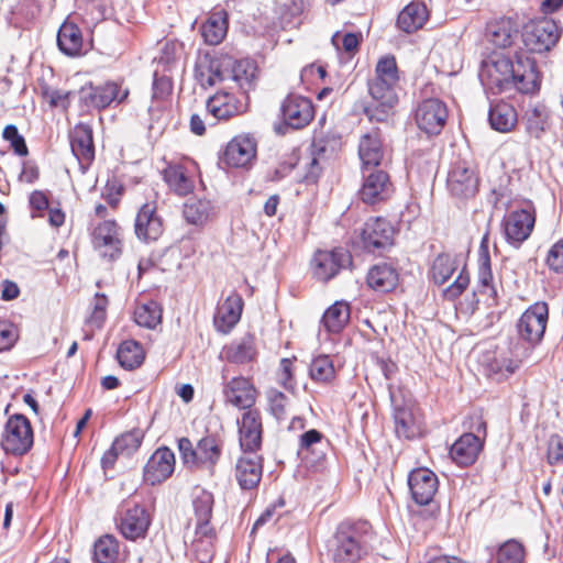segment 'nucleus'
Here are the masks:
<instances>
[{
  "instance_id": "obj_24",
  "label": "nucleus",
  "mask_w": 563,
  "mask_h": 563,
  "mask_svg": "<svg viewBox=\"0 0 563 563\" xmlns=\"http://www.w3.org/2000/svg\"><path fill=\"white\" fill-rule=\"evenodd\" d=\"M175 455L168 448L157 449L144 467V479L151 485L166 481L174 472Z\"/></svg>"
},
{
  "instance_id": "obj_15",
  "label": "nucleus",
  "mask_w": 563,
  "mask_h": 563,
  "mask_svg": "<svg viewBox=\"0 0 563 563\" xmlns=\"http://www.w3.org/2000/svg\"><path fill=\"white\" fill-rule=\"evenodd\" d=\"M536 216L531 209H520L509 212L503 220L506 241L518 249L531 235Z\"/></svg>"
},
{
  "instance_id": "obj_52",
  "label": "nucleus",
  "mask_w": 563,
  "mask_h": 563,
  "mask_svg": "<svg viewBox=\"0 0 563 563\" xmlns=\"http://www.w3.org/2000/svg\"><path fill=\"white\" fill-rule=\"evenodd\" d=\"M309 375L317 383H329L335 376V368L329 355H318L310 364Z\"/></svg>"
},
{
  "instance_id": "obj_55",
  "label": "nucleus",
  "mask_w": 563,
  "mask_h": 563,
  "mask_svg": "<svg viewBox=\"0 0 563 563\" xmlns=\"http://www.w3.org/2000/svg\"><path fill=\"white\" fill-rule=\"evenodd\" d=\"M380 81H388L391 84H398L399 75L398 67L394 56L382 57L376 65L375 76L372 78Z\"/></svg>"
},
{
  "instance_id": "obj_45",
  "label": "nucleus",
  "mask_w": 563,
  "mask_h": 563,
  "mask_svg": "<svg viewBox=\"0 0 563 563\" xmlns=\"http://www.w3.org/2000/svg\"><path fill=\"white\" fill-rule=\"evenodd\" d=\"M163 176L167 185L179 196L191 192L195 187L194 179L181 165L167 166L163 172Z\"/></svg>"
},
{
  "instance_id": "obj_29",
  "label": "nucleus",
  "mask_w": 563,
  "mask_h": 563,
  "mask_svg": "<svg viewBox=\"0 0 563 563\" xmlns=\"http://www.w3.org/2000/svg\"><path fill=\"white\" fill-rule=\"evenodd\" d=\"M256 155V144L250 136L240 135L225 147L223 161L232 167H246Z\"/></svg>"
},
{
  "instance_id": "obj_56",
  "label": "nucleus",
  "mask_w": 563,
  "mask_h": 563,
  "mask_svg": "<svg viewBox=\"0 0 563 563\" xmlns=\"http://www.w3.org/2000/svg\"><path fill=\"white\" fill-rule=\"evenodd\" d=\"M2 137L10 143L14 153L19 156H26L29 150L24 137L19 133L18 128L14 124H9L2 132Z\"/></svg>"
},
{
  "instance_id": "obj_3",
  "label": "nucleus",
  "mask_w": 563,
  "mask_h": 563,
  "mask_svg": "<svg viewBox=\"0 0 563 563\" xmlns=\"http://www.w3.org/2000/svg\"><path fill=\"white\" fill-rule=\"evenodd\" d=\"M152 518L145 506L134 499L123 500L117 511L115 525L120 533L131 541L144 539Z\"/></svg>"
},
{
  "instance_id": "obj_11",
  "label": "nucleus",
  "mask_w": 563,
  "mask_h": 563,
  "mask_svg": "<svg viewBox=\"0 0 563 563\" xmlns=\"http://www.w3.org/2000/svg\"><path fill=\"white\" fill-rule=\"evenodd\" d=\"M395 230L385 218L368 219L361 233L362 246L371 253L382 254L394 243Z\"/></svg>"
},
{
  "instance_id": "obj_53",
  "label": "nucleus",
  "mask_w": 563,
  "mask_h": 563,
  "mask_svg": "<svg viewBox=\"0 0 563 563\" xmlns=\"http://www.w3.org/2000/svg\"><path fill=\"white\" fill-rule=\"evenodd\" d=\"M322 445L323 434L316 429L308 430L300 435L298 454L302 460L308 461L316 453L318 446Z\"/></svg>"
},
{
  "instance_id": "obj_44",
  "label": "nucleus",
  "mask_w": 563,
  "mask_h": 563,
  "mask_svg": "<svg viewBox=\"0 0 563 563\" xmlns=\"http://www.w3.org/2000/svg\"><path fill=\"white\" fill-rule=\"evenodd\" d=\"M528 356L527 349L516 352L515 357H507L504 354L494 356L487 364V374L497 376V379L507 378L512 375L520 366L522 360Z\"/></svg>"
},
{
  "instance_id": "obj_57",
  "label": "nucleus",
  "mask_w": 563,
  "mask_h": 563,
  "mask_svg": "<svg viewBox=\"0 0 563 563\" xmlns=\"http://www.w3.org/2000/svg\"><path fill=\"white\" fill-rule=\"evenodd\" d=\"M548 463L555 467H563V438L554 434L548 442Z\"/></svg>"
},
{
  "instance_id": "obj_28",
  "label": "nucleus",
  "mask_w": 563,
  "mask_h": 563,
  "mask_svg": "<svg viewBox=\"0 0 563 563\" xmlns=\"http://www.w3.org/2000/svg\"><path fill=\"white\" fill-rule=\"evenodd\" d=\"M134 231L137 239L143 242L156 241L162 235L163 221L154 206L145 203L141 207L135 218Z\"/></svg>"
},
{
  "instance_id": "obj_21",
  "label": "nucleus",
  "mask_w": 563,
  "mask_h": 563,
  "mask_svg": "<svg viewBox=\"0 0 563 563\" xmlns=\"http://www.w3.org/2000/svg\"><path fill=\"white\" fill-rule=\"evenodd\" d=\"M408 485L412 499L421 506L432 501L438 492V477L429 468L420 467L410 472L408 476Z\"/></svg>"
},
{
  "instance_id": "obj_33",
  "label": "nucleus",
  "mask_w": 563,
  "mask_h": 563,
  "mask_svg": "<svg viewBox=\"0 0 563 563\" xmlns=\"http://www.w3.org/2000/svg\"><path fill=\"white\" fill-rule=\"evenodd\" d=\"M398 280L399 275L396 268L386 263L374 265L366 276L368 287L378 292H389L394 290Z\"/></svg>"
},
{
  "instance_id": "obj_63",
  "label": "nucleus",
  "mask_w": 563,
  "mask_h": 563,
  "mask_svg": "<svg viewBox=\"0 0 563 563\" xmlns=\"http://www.w3.org/2000/svg\"><path fill=\"white\" fill-rule=\"evenodd\" d=\"M192 545L196 552V558L201 563H208L213 558V547H212V539L213 537L206 538L201 536H196Z\"/></svg>"
},
{
  "instance_id": "obj_13",
  "label": "nucleus",
  "mask_w": 563,
  "mask_h": 563,
  "mask_svg": "<svg viewBox=\"0 0 563 563\" xmlns=\"http://www.w3.org/2000/svg\"><path fill=\"white\" fill-rule=\"evenodd\" d=\"M363 184L358 190L360 199L367 203L374 205L386 200L391 191L393 185L389 175L379 168H362Z\"/></svg>"
},
{
  "instance_id": "obj_2",
  "label": "nucleus",
  "mask_w": 563,
  "mask_h": 563,
  "mask_svg": "<svg viewBox=\"0 0 563 563\" xmlns=\"http://www.w3.org/2000/svg\"><path fill=\"white\" fill-rule=\"evenodd\" d=\"M373 539L368 521H342L333 536L331 556L335 563H358L369 553Z\"/></svg>"
},
{
  "instance_id": "obj_14",
  "label": "nucleus",
  "mask_w": 563,
  "mask_h": 563,
  "mask_svg": "<svg viewBox=\"0 0 563 563\" xmlns=\"http://www.w3.org/2000/svg\"><path fill=\"white\" fill-rule=\"evenodd\" d=\"M390 399L397 437L411 440L421 435L422 426L413 404L410 400H398L394 394H390Z\"/></svg>"
},
{
  "instance_id": "obj_50",
  "label": "nucleus",
  "mask_w": 563,
  "mask_h": 563,
  "mask_svg": "<svg viewBox=\"0 0 563 563\" xmlns=\"http://www.w3.org/2000/svg\"><path fill=\"white\" fill-rule=\"evenodd\" d=\"M490 555L496 563H523L526 552L519 541L510 539L490 552Z\"/></svg>"
},
{
  "instance_id": "obj_47",
  "label": "nucleus",
  "mask_w": 563,
  "mask_h": 563,
  "mask_svg": "<svg viewBox=\"0 0 563 563\" xmlns=\"http://www.w3.org/2000/svg\"><path fill=\"white\" fill-rule=\"evenodd\" d=\"M117 358L123 368L132 371L144 361L143 347L134 340L123 341L118 349Z\"/></svg>"
},
{
  "instance_id": "obj_22",
  "label": "nucleus",
  "mask_w": 563,
  "mask_h": 563,
  "mask_svg": "<svg viewBox=\"0 0 563 563\" xmlns=\"http://www.w3.org/2000/svg\"><path fill=\"white\" fill-rule=\"evenodd\" d=\"M282 113L287 125L302 129L313 119L314 109L309 98L290 95L283 102Z\"/></svg>"
},
{
  "instance_id": "obj_46",
  "label": "nucleus",
  "mask_w": 563,
  "mask_h": 563,
  "mask_svg": "<svg viewBox=\"0 0 563 563\" xmlns=\"http://www.w3.org/2000/svg\"><path fill=\"white\" fill-rule=\"evenodd\" d=\"M163 309L155 300L139 302L134 309V321L146 329H155L162 322Z\"/></svg>"
},
{
  "instance_id": "obj_10",
  "label": "nucleus",
  "mask_w": 563,
  "mask_h": 563,
  "mask_svg": "<svg viewBox=\"0 0 563 563\" xmlns=\"http://www.w3.org/2000/svg\"><path fill=\"white\" fill-rule=\"evenodd\" d=\"M249 95L233 93L227 90H220L207 100V113L212 117L214 124L220 120H229L233 117L246 112L249 107Z\"/></svg>"
},
{
  "instance_id": "obj_1",
  "label": "nucleus",
  "mask_w": 563,
  "mask_h": 563,
  "mask_svg": "<svg viewBox=\"0 0 563 563\" xmlns=\"http://www.w3.org/2000/svg\"><path fill=\"white\" fill-rule=\"evenodd\" d=\"M483 87L494 93L517 90L531 93L537 89L533 63L518 59L516 63L504 54L494 53L482 62L478 73Z\"/></svg>"
},
{
  "instance_id": "obj_31",
  "label": "nucleus",
  "mask_w": 563,
  "mask_h": 563,
  "mask_svg": "<svg viewBox=\"0 0 563 563\" xmlns=\"http://www.w3.org/2000/svg\"><path fill=\"white\" fill-rule=\"evenodd\" d=\"M230 80L240 89V93L249 95L255 88L258 68L254 60L244 58L240 60L229 59L228 68Z\"/></svg>"
},
{
  "instance_id": "obj_27",
  "label": "nucleus",
  "mask_w": 563,
  "mask_h": 563,
  "mask_svg": "<svg viewBox=\"0 0 563 563\" xmlns=\"http://www.w3.org/2000/svg\"><path fill=\"white\" fill-rule=\"evenodd\" d=\"M213 495L205 489H197L192 498V508L196 519V536L214 537V529L210 526L213 509Z\"/></svg>"
},
{
  "instance_id": "obj_9",
  "label": "nucleus",
  "mask_w": 563,
  "mask_h": 563,
  "mask_svg": "<svg viewBox=\"0 0 563 563\" xmlns=\"http://www.w3.org/2000/svg\"><path fill=\"white\" fill-rule=\"evenodd\" d=\"M352 265L351 253L343 247L318 250L311 261L313 277L327 283L334 278L341 269Z\"/></svg>"
},
{
  "instance_id": "obj_19",
  "label": "nucleus",
  "mask_w": 563,
  "mask_h": 563,
  "mask_svg": "<svg viewBox=\"0 0 563 563\" xmlns=\"http://www.w3.org/2000/svg\"><path fill=\"white\" fill-rule=\"evenodd\" d=\"M70 148L81 173H86L95 159L92 129L87 123L76 124L69 132Z\"/></svg>"
},
{
  "instance_id": "obj_34",
  "label": "nucleus",
  "mask_w": 563,
  "mask_h": 563,
  "mask_svg": "<svg viewBox=\"0 0 563 563\" xmlns=\"http://www.w3.org/2000/svg\"><path fill=\"white\" fill-rule=\"evenodd\" d=\"M362 168H377L384 157L382 140L377 131L362 136L358 144Z\"/></svg>"
},
{
  "instance_id": "obj_41",
  "label": "nucleus",
  "mask_w": 563,
  "mask_h": 563,
  "mask_svg": "<svg viewBox=\"0 0 563 563\" xmlns=\"http://www.w3.org/2000/svg\"><path fill=\"white\" fill-rule=\"evenodd\" d=\"M351 308L349 302L338 300L323 313L321 323L330 333H339L350 321Z\"/></svg>"
},
{
  "instance_id": "obj_30",
  "label": "nucleus",
  "mask_w": 563,
  "mask_h": 563,
  "mask_svg": "<svg viewBox=\"0 0 563 563\" xmlns=\"http://www.w3.org/2000/svg\"><path fill=\"white\" fill-rule=\"evenodd\" d=\"M483 449V439L472 432L462 434L451 446L450 455L452 460L461 465L468 466L473 464Z\"/></svg>"
},
{
  "instance_id": "obj_23",
  "label": "nucleus",
  "mask_w": 563,
  "mask_h": 563,
  "mask_svg": "<svg viewBox=\"0 0 563 563\" xmlns=\"http://www.w3.org/2000/svg\"><path fill=\"white\" fill-rule=\"evenodd\" d=\"M221 356L232 364H249L257 360L258 347L256 336L253 333H245L224 345Z\"/></svg>"
},
{
  "instance_id": "obj_49",
  "label": "nucleus",
  "mask_w": 563,
  "mask_h": 563,
  "mask_svg": "<svg viewBox=\"0 0 563 563\" xmlns=\"http://www.w3.org/2000/svg\"><path fill=\"white\" fill-rule=\"evenodd\" d=\"M119 558V541L112 534L100 537L93 544L96 563H115Z\"/></svg>"
},
{
  "instance_id": "obj_48",
  "label": "nucleus",
  "mask_w": 563,
  "mask_h": 563,
  "mask_svg": "<svg viewBox=\"0 0 563 563\" xmlns=\"http://www.w3.org/2000/svg\"><path fill=\"white\" fill-rule=\"evenodd\" d=\"M456 269L457 258L450 254L441 253L432 262L430 276L437 285H443Z\"/></svg>"
},
{
  "instance_id": "obj_17",
  "label": "nucleus",
  "mask_w": 563,
  "mask_h": 563,
  "mask_svg": "<svg viewBox=\"0 0 563 563\" xmlns=\"http://www.w3.org/2000/svg\"><path fill=\"white\" fill-rule=\"evenodd\" d=\"M239 442L242 452H257L262 445L263 424L260 410H245L238 419Z\"/></svg>"
},
{
  "instance_id": "obj_61",
  "label": "nucleus",
  "mask_w": 563,
  "mask_h": 563,
  "mask_svg": "<svg viewBox=\"0 0 563 563\" xmlns=\"http://www.w3.org/2000/svg\"><path fill=\"white\" fill-rule=\"evenodd\" d=\"M108 299L103 294H96L93 309L87 322L92 327L100 328L106 319Z\"/></svg>"
},
{
  "instance_id": "obj_12",
  "label": "nucleus",
  "mask_w": 563,
  "mask_h": 563,
  "mask_svg": "<svg viewBox=\"0 0 563 563\" xmlns=\"http://www.w3.org/2000/svg\"><path fill=\"white\" fill-rule=\"evenodd\" d=\"M448 108L438 98L420 101L415 110V121L418 128L430 135L439 134L445 125Z\"/></svg>"
},
{
  "instance_id": "obj_64",
  "label": "nucleus",
  "mask_w": 563,
  "mask_h": 563,
  "mask_svg": "<svg viewBox=\"0 0 563 563\" xmlns=\"http://www.w3.org/2000/svg\"><path fill=\"white\" fill-rule=\"evenodd\" d=\"M547 264L550 269L556 273L563 272V240L558 241L549 250Z\"/></svg>"
},
{
  "instance_id": "obj_7",
  "label": "nucleus",
  "mask_w": 563,
  "mask_h": 563,
  "mask_svg": "<svg viewBox=\"0 0 563 563\" xmlns=\"http://www.w3.org/2000/svg\"><path fill=\"white\" fill-rule=\"evenodd\" d=\"M1 445L7 453L13 455H23L32 448L33 430L25 416L15 413L8 419Z\"/></svg>"
},
{
  "instance_id": "obj_43",
  "label": "nucleus",
  "mask_w": 563,
  "mask_h": 563,
  "mask_svg": "<svg viewBox=\"0 0 563 563\" xmlns=\"http://www.w3.org/2000/svg\"><path fill=\"white\" fill-rule=\"evenodd\" d=\"M57 44L59 49L68 56L79 54L82 48L80 29L73 22H64L57 33Z\"/></svg>"
},
{
  "instance_id": "obj_36",
  "label": "nucleus",
  "mask_w": 563,
  "mask_h": 563,
  "mask_svg": "<svg viewBox=\"0 0 563 563\" xmlns=\"http://www.w3.org/2000/svg\"><path fill=\"white\" fill-rule=\"evenodd\" d=\"M228 13L225 10H217L210 13L201 25V35L209 45L220 44L228 33Z\"/></svg>"
},
{
  "instance_id": "obj_62",
  "label": "nucleus",
  "mask_w": 563,
  "mask_h": 563,
  "mask_svg": "<svg viewBox=\"0 0 563 563\" xmlns=\"http://www.w3.org/2000/svg\"><path fill=\"white\" fill-rule=\"evenodd\" d=\"M19 331L9 321H0V352L9 351L18 341Z\"/></svg>"
},
{
  "instance_id": "obj_38",
  "label": "nucleus",
  "mask_w": 563,
  "mask_h": 563,
  "mask_svg": "<svg viewBox=\"0 0 563 563\" xmlns=\"http://www.w3.org/2000/svg\"><path fill=\"white\" fill-rule=\"evenodd\" d=\"M488 121L492 129L501 133L510 132L518 121L517 111L508 102H497L490 106Z\"/></svg>"
},
{
  "instance_id": "obj_6",
  "label": "nucleus",
  "mask_w": 563,
  "mask_h": 563,
  "mask_svg": "<svg viewBox=\"0 0 563 563\" xmlns=\"http://www.w3.org/2000/svg\"><path fill=\"white\" fill-rule=\"evenodd\" d=\"M561 34L562 30L554 20L543 18L525 25L522 40L529 51L543 53L555 46Z\"/></svg>"
},
{
  "instance_id": "obj_54",
  "label": "nucleus",
  "mask_w": 563,
  "mask_h": 563,
  "mask_svg": "<svg viewBox=\"0 0 563 563\" xmlns=\"http://www.w3.org/2000/svg\"><path fill=\"white\" fill-rule=\"evenodd\" d=\"M142 439L143 435L139 430L126 432L113 441L112 452L129 455L140 448Z\"/></svg>"
},
{
  "instance_id": "obj_18",
  "label": "nucleus",
  "mask_w": 563,
  "mask_h": 563,
  "mask_svg": "<svg viewBox=\"0 0 563 563\" xmlns=\"http://www.w3.org/2000/svg\"><path fill=\"white\" fill-rule=\"evenodd\" d=\"M233 475L242 490L256 489L263 475V457L257 452H242Z\"/></svg>"
},
{
  "instance_id": "obj_25",
  "label": "nucleus",
  "mask_w": 563,
  "mask_h": 563,
  "mask_svg": "<svg viewBox=\"0 0 563 563\" xmlns=\"http://www.w3.org/2000/svg\"><path fill=\"white\" fill-rule=\"evenodd\" d=\"M225 401L240 409H254L257 390L253 383L245 377H233L223 388Z\"/></svg>"
},
{
  "instance_id": "obj_51",
  "label": "nucleus",
  "mask_w": 563,
  "mask_h": 563,
  "mask_svg": "<svg viewBox=\"0 0 563 563\" xmlns=\"http://www.w3.org/2000/svg\"><path fill=\"white\" fill-rule=\"evenodd\" d=\"M219 443V440L213 435L201 438L196 446L197 465H214L221 455V446Z\"/></svg>"
},
{
  "instance_id": "obj_8",
  "label": "nucleus",
  "mask_w": 563,
  "mask_h": 563,
  "mask_svg": "<svg viewBox=\"0 0 563 563\" xmlns=\"http://www.w3.org/2000/svg\"><path fill=\"white\" fill-rule=\"evenodd\" d=\"M91 243L101 257L115 261L122 254V230L115 221L104 220L93 228Z\"/></svg>"
},
{
  "instance_id": "obj_42",
  "label": "nucleus",
  "mask_w": 563,
  "mask_h": 563,
  "mask_svg": "<svg viewBox=\"0 0 563 563\" xmlns=\"http://www.w3.org/2000/svg\"><path fill=\"white\" fill-rule=\"evenodd\" d=\"M228 68L229 59H212L209 62L207 67L199 66L196 71V77L201 87H212L217 84L230 80Z\"/></svg>"
},
{
  "instance_id": "obj_40",
  "label": "nucleus",
  "mask_w": 563,
  "mask_h": 563,
  "mask_svg": "<svg viewBox=\"0 0 563 563\" xmlns=\"http://www.w3.org/2000/svg\"><path fill=\"white\" fill-rule=\"evenodd\" d=\"M526 131L534 139H541L550 126V111L542 103L528 107L525 113Z\"/></svg>"
},
{
  "instance_id": "obj_35",
  "label": "nucleus",
  "mask_w": 563,
  "mask_h": 563,
  "mask_svg": "<svg viewBox=\"0 0 563 563\" xmlns=\"http://www.w3.org/2000/svg\"><path fill=\"white\" fill-rule=\"evenodd\" d=\"M429 18V10L424 2L412 1L398 14L397 25L406 33L421 29Z\"/></svg>"
},
{
  "instance_id": "obj_26",
  "label": "nucleus",
  "mask_w": 563,
  "mask_h": 563,
  "mask_svg": "<svg viewBox=\"0 0 563 563\" xmlns=\"http://www.w3.org/2000/svg\"><path fill=\"white\" fill-rule=\"evenodd\" d=\"M244 301L240 294L231 292L224 301L218 305L214 314V327L219 332L229 333L240 321Z\"/></svg>"
},
{
  "instance_id": "obj_4",
  "label": "nucleus",
  "mask_w": 563,
  "mask_h": 563,
  "mask_svg": "<svg viewBox=\"0 0 563 563\" xmlns=\"http://www.w3.org/2000/svg\"><path fill=\"white\" fill-rule=\"evenodd\" d=\"M398 84L369 79L367 87L372 101L364 107V113L371 122H387L398 103L396 91Z\"/></svg>"
},
{
  "instance_id": "obj_32",
  "label": "nucleus",
  "mask_w": 563,
  "mask_h": 563,
  "mask_svg": "<svg viewBox=\"0 0 563 563\" xmlns=\"http://www.w3.org/2000/svg\"><path fill=\"white\" fill-rule=\"evenodd\" d=\"M518 35V25L510 18L490 21L486 26L487 40L497 47H509Z\"/></svg>"
},
{
  "instance_id": "obj_60",
  "label": "nucleus",
  "mask_w": 563,
  "mask_h": 563,
  "mask_svg": "<svg viewBox=\"0 0 563 563\" xmlns=\"http://www.w3.org/2000/svg\"><path fill=\"white\" fill-rule=\"evenodd\" d=\"M277 382L288 391H294L296 388V380L294 378L292 361L290 358H283L279 364L277 373Z\"/></svg>"
},
{
  "instance_id": "obj_20",
  "label": "nucleus",
  "mask_w": 563,
  "mask_h": 563,
  "mask_svg": "<svg viewBox=\"0 0 563 563\" xmlns=\"http://www.w3.org/2000/svg\"><path fill=\"white\" fill-rule=\"evenodd\" d=\"M448 188L457 198L474 197L478 190V177L466 162L455 163L448 175Z\"/></svg>"
},
{
  "instance_id": "obj_59",
  "label": "nucleus",
  "mask_w": 563,
  "mask_h": 563,
  "mask_svg": "<svg viewBox=\"0 0 563 563\" xmlns=\"http://www.w3.org/2000/svg\"><path fill=\"white\" fill-rule=\"evenodd\" d=\"M269 410L277 419L284 418L286 413L287 397L276 388H271L266 393Z\"/></svg>"
},
{
  "instance_id": "obj_16",
  "label": "nucleus",
  "mask_w": 563,
  "mask_h": 563,
  "mask_svg": "<svg viewBox=\"0 0 563 563\" xmlns=\"http://www.w3.org/2000/svg\"><path fill=\"white\" fill-rule=\"evenodd\" d=\"M129 96V89L123 88L121 84L108 81L100 86L84 87L80 91L82 102L95 109H104L113 101L122 102Z\"/></svg>"
},
{
  "instance_id": "obj_58",
  "label": "nucleus",
  "mask_w": 563,
  "mask_h": 563,
  "mask_svg": "<svg viewBox=\"0 0 563 563\" xmlns=\"http://www.w3.org/2000/svg\"><path fill=\"white\" fill-rule=\"evenodd\" d=\"M152 99L153 103L166 100L173 90L172 80L166 76H158L154 74Z\"/></svg>"
},
{
  "instance_id": "obj_37",
  "label": "nucleus",
  "mask_w": 563,
  "mask_h": 563,
  "mask_svg": "<svg viewBox=\"0 0 563 563\" xmlns=\"http://www.w3.org/2000/svg\"><path fill=\"white\" fill-rule=\"evenodd\" d=\"M216 214V209L211 200L200 198H189L183 207L185 220L194 225H203Z\"/></svg>"
},
{
  "instance_id": "obj_39",
  "label": "nucleus",
  "mask_w": 563,
  "mask_h": 563,
  "mask_svg": "<svg viewBox=\"0 0 563 563\" xmlns=\"http://www.w3.org/2000/svg\"><path fill=\"white\" fill-rule=\"evenodd\" d=\"M487 235H485L481 243L479 250V265H478V292L482 296H486L489 299L495 300L497 297V290L493 285V273L490 267V257L488 254Z\"/></svg>"
},
{
  "instance_id": "obj_5",
  "label": "nucleus",
  "mask_w": 563,
  "mask_h": 563,
  "mask_svg": "<svg viewBox=\"0 0 563 563\" xmlns=\"http://www.w3.org/2000/svg\"><path fill=\"white\" fill-rule=\"evenodd\" d=\"M549 319V307L544 301L531 305L517 322V331L521 341L528 344L529 350L536 347L543 339Z\"/></svg>"
}]
</instances>
